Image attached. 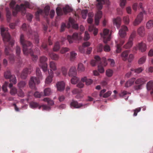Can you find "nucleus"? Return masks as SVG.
<instances>
[{"label":"nucleus","mask_w":153,"mask_h":153,"mask_svg":"<svg viewBox=\"0 0 153 153\" xmlns=\"http://www.w3.org/2000/svg\"><path fill=\"white\" fill-rule=\"evenodd\" d=\"M1 34L2 36L4 42L5 44V54L9 56L8 58L10 62L13 63L15 61L14 55L10 52L11 49L10 46L12 47L14 44V40L10 39V36L8 32V28L1 26Z\"/></svg>","instance_id":"1"},{"label":"nucleus","mask_w":153,"mask_h":153,"mask_svg":"<svg viewBox=\"0 0 153 153\" xmlns=\"http://www.w3.org/2000/svg\"><path fill=\"white\" fill-rule=\"evenodd\" d=\"M20 43L23 47V53L25 55H27L29 53L30 54L32 58V60L35 61L38 58L36 55L33 54V52L31 49L33 45L32 43L30 42L25 40L24 39V35L22 34L20 35Z\"/></svg>","instance_id":"2"},{"label":"nucleus","mask_w":153,"mask_h":153,"mask_svg":"<svg viewBox=\"0 0 153 153\" xmlns=\"http://www.w3.org/2000/svg\"><path fill=\"white\" fill-rule=\"evenodd\" d=\"M16 3V2L15 1H11L10 3V6L13 9V15L14 16H16L18 12L20 11L22 14H25L26 12V8H30V4L28 2H25L24 4H21L20 6L17 4L14 7Z\"/></svg>","instance_id":"3"},{"label":"nucleus","mask_w":153,"mask_h":153,"mask_svg":"<svg viewBox=\"0 0 153 153\" xmlns=\"http://www.w3.org/2000/svg\"><path fill=\"white\" fill-rule=\"evenodd\" d=\"M36 73L37 78L34 76L31 77L29 82L30 87L33 89H36L35 83L39 84L40 82L39 79H42V77L41 71L38 68H36Z\"/></svg>","instance_id":"4"},{"label":"nucleus","mask_w":153,"mask_h":153,"mask_svg":"<svg viewBox=\"0 0 153 153\" xmlns=\"http://www.w3.org/2000/svg\"><path fill=\"white\" fill-rule=\"evenodd\" d=\"M142 4L140 3L139 4V7L141 9L142 11L138 15L135 19L133 22V24L134 26H137L139 25L143 19V14L145 13V12L143 10L142 7Z\"/></svg>","instance_id":"5"},{"label":"nucleus","mask_w":153,"mask_h":153,"mask_svg":"<svg viewBox=\"0 0 153 153\" xmlns=\"http://www.w3.org/2000/svg\"><path fill=\"white\" fill-rule=\"evenodd\" d=\"M22 28L24 31L27 30V33L28 34L34 36L35 43L36 44L39 43V39L37 33L34 32L32 33V31L29 26H27L24 23L22 25Z\"/></svg>","instance_id":"6"},{"label":"nucleus","mask_w":153,"mask_h":153,"mask_svg":"<svg viewBox=\"0 0 153 153\" xmlns=\"http://www.w3.org/2000/svg\"><path fill=\"white\" fill-rule=\"evenodd\" d=\"M72 11L71 8L68 5H66L65 7H63L62 9L61 8L57 7L56 9V12L57 15L58 16L62 15L63 13L66 14Z\"/></svg>","instance_id":"7"},{"label":"nucleus","mask_w":153,"mask_h":153,"mask_svg":"<svg viewBox=\"0 0 153 153\" xmlns=\"http://www.w3.org/2000/svg\"><path fill=\"white\" fill-rule=\"evenodd\" d=\"M50 9V7L47 5L45 6L44 10L41 9L38 10L35 13V16L36 19L39 20V15H43L45 14L46 16H48Z\"/></svg>","instance_id":"8"},{"label":"nucleus","mask_w":153,"mask_h":153,"mask_svg":"<svg viewBox=\"0 0 153 153\" xmlns=\"http://www.w3.org/2000/svg\"><path fill=\"white\" fill-rule=\"evenodd\" d=\"M48 58L45 56H41L39 58V66L42 68L44 72L47 71V64L46 62Z\"/></svg>","instance_id":"9"},{"label":"nucleus","mask_w":153,"mask_h":153,"mask_svg":"<svg viewBox=\"0 0 153 153\" xmlns=\"http://www.w3.org/2000/svg\"><path fill=\"white\" fill-rule=\"evenodd\" d=\"M103 39V42L106 43L108 41L111 39V33H110L109 30L105 28L103 30V32L100 33Z\"/></svg>","instance_id":"10"},{"label":"nucleus","mask_w":153,"mask_h":153,"mask_svg":"<svg viewBox=\"0 0 153 153\" xmlns=\"http://www.w3.org/2000/svg\"><path fill=\"white\" fill-rule=\"evenodd\" d=\"M81 33H74L73 35L71 36L70 35H68L67 37V39L70 43H71L73 42L74 40H80L82 39V37L81 36Z\"/></svg>","instance_id":"11"},{"label":"nucleus","mask_w":153,"mask_h":153,"mask_svg":"<svg viewBox=\"0 0 153 153\" xmlns=\"http://www.w3.org/2000/svg\"><path fill=\"white\" fill-rule=\"evenodd\" d=\"M16 55L18 56V60H17V67L19 68L22 67V61L20 57V53H21V48L18 46H16Z\"/></svg>","instance_id":"12"},{"label":"nucleus","mask_w":153,"mask_h":153,"mask_svg":"<svg viewBox=\"0 0 153 153\" xmlns=\"http://www.w3.org/2000/svg\"><path fill=\"white\" fill-rule=\"evenodd\" d=\"M107 64L106 58L105 57L102 58V61L98 65V70L100 72L102 73L104 72L103 66H106Z\"/></svg>","instance_id":"13"},{"label":"nucleus","mask_w":153,"mask_h":153,"mask_svg":"<svg viewBox=\"0 0 153 153\" xmlns=\"http://www.w3.org/2000/svg\"><path fill=\"white\" fill-rule=\"evenodd\" d=\"M32 71V68L30 67L29 68H24L21 74V78L23 79H26L27 76V74H30Z\"/></svg>","instance_id":"14"},{"label":"nucleus","mask_w":153,"mask_h":153,"mask_svg":"<svg viewBox=\"0 0 153 153\" xmlns=\"http://www.w3.org/2000/svg\"><path fill=\"white\" fill-rule=\"evenodd\" d=\"M127 27L125 25L122 26L121 29L119 30V34L120 36L123 38L125 37L126 35V31L128 30Z\"/></svg>","instance_id":"15"},{"label":"nucleus","mask_w":153,"mask_h":153,"mask_svg":"<svg viewBox=\"0 0 153 153\" xmlns=\"http://www.w3.org/2000/svg\"><path fill=\"white\" fill-rule=\"evenodd\" d=\"M94 60H92L91 62V64L92 66H94L96 64L98 65L102 61V58L101 59L98 56H95Z\"/></svg>","instance_id":"16"},{"label":"nucleus","mask_w":153,"mask_h":153,"mask_svg":"<svg viewBox=\"0 0 153 153\" xmlns=\"http://www.w3.org/2000/svg\"><path fill=\"white\" fill-rule=\"evenodd\" d=\"M102 16V12L100 10H98L96 14L95 17V22L96 25H98L99 24L100 20Z\"/></svg>","instance_id":"17"},{"label":"nucleus","mask_w":153,"mask_h":153,"mask_svg":"<svg viewBox=\"0 0 153 153\" xmlns=\"http://www.w3.org/2000/svg\"><path fill=\"white\" fill-rule=\"evenodd\" d=\"M72 26V27L75 29H77L78 28V25L75 23V21L74 19L71 17L69 18V22L68 24V27H70L71 25Z\"/></svg>","instance_id":"18"},{"label":"nucleus","mask_w":153,"mask_h":153,"mask_svg":"<svg viewBox=\"0 0 153 153\" xmlns=\"http://www.w3.org/2000/svg\"><path fill=\"white\" fill-rule=\"evenodd\" d=\"M48 72L49 75L46 77L45 80V83L46 84H49L52 81V78L53 77V73L51 70H50V71L48 70Z\"/></svg>","instance_id":"19"},{"label":"nucleus","mask_w":153,"mask_h":153,"mask_svg":"<svg viewBox=\"0 0 153 153\" xmlns=\"http://www.w3.org/2000/svg\"><path fill=\"white\" fill-rule=\"evenodd\" d=\"M137 48L141 51V52H143L146 50V45L145 43L142 42L138 44L137 46Z\"/></svg>","instance_id":"20"},{"label":"nucleus","mask_w":153,"mask_h":153,"mask_svg":"<svg viewBox=\"0 0 153 153\" xmlns=\"http://www.w3.org/2000/svg\"><path fill=\"white\" fill-rule=\"evenodd\" d=\"M56 85L58 90L62 91L64 90L65 88V83L63 81L58 82Z\"/></svg>","instance_id":"21"},{"label":"nucleus","mask_w":153,"mask_h":153,"mask_svg":"<svg viewBox=\"0 0 153 153\" xmlns=\"http://www.w3.org/2000/svg\"><path fill=\"white\" fill-rule=\"evenodd\" d=\"M77 72L76 68L74 66L71 67L70 69L68 75L72 77L76 76V75Z\"/></svg>","instance_id":"22"},{"label":"nucleus","mask_w":153,"mask_h":153,"mask_svg":"<svg viewBox=\"0 0 153 153\" xmlns=\"http://www.w3.org/2000/svg\"><path fill=\"white\" fill-rule=\"evenodd\" d=\"M114 25H115L118 29L120 27L121 22V19L119 17L114 19L113 20Z\"/></svg>","instance_id":"23"},{"label":"nucleus","mask_w":153,"mask_h":153,"mask_svg":"<svg viewBox=\"0 0 153 153\" xmlns=\"http://www.w3.org/2000/svg\"><path fill=\"white\" fill-rule=\"evenodd\" d=\"M137 31L139 35L141 37H143L145 34L144 27L143 26L140 27L138 28Z\"/></svg>","instance_id":"24"},{"label":"nucleus","mask_w":153,"mask_h":153,"mask_svg":"<svg viewBox=\"0 0 153 153\" xmlns=\"http://www.w3.org/2000/svg\"><path fill=\"white\" fill-rule=\"evenodd\" d=\"M124 40L123 39H121L120 42V43L117 44L116 45L117 49L115 51V53H120L121 51V46L124 44Z\"/></svg>","instance_id":"25"},{"label":"nucleus","mask_w":153,"mask_h":153,"mask_svg":"<svg viewBox=\"0 0 153 153\" xmlns=\"http://www.w3.org/2000/svg\"><path fill=\"white\" fill-rule=\"evenodd\" d=\"M97 3L96 4V6L97 8L100 10L102 9V5L105 3L104 0H96Z\"/></svg>","instance_id":"26"},{"label":"nucleus","mask_w":153,"mask_h":153,"mask_svg":"<svg viewBox=\"0 0 153 153\" xmlns=\"http://www.w3.org/2000/svg\"><path fill=\"white\" fill-rule=\"evenodd\" d=\"M71 106H73L75 108H78L82 106V105L78 103L76 101L73 100L70 104Z\"/></svg>","instance_id":"27"},{"label":"nucleus","mask_w":153,"mask_h":153,"mask_svg":"<svg viewBox=\"0 0 153 153\" xmlns=\"http://www.w3.org/2000/svg\"><path fill=\"white\" fill-rule=\"evenodd\" d=\"M81 82H85L86 84L87 85H89L91 84L93 82L92 79H87L86 76L82 78L81 79Z\"/></svg>","instance_id":"28"},{"label":"nucleus","mask_w":153,"mask_h":153,"mask_svg":"<svg viewBox=\"0 0 153 153\" xmlns=\"http://www.w3.org/2000/svg\"><path fill=\"white\" fill-rule=\"evenodd\" d=\"M89 31H93L94 35H96L98 33V29L95 27L93 25H90L89 26Z\"/></svg>","instance_id":"29"},{"label":"nucleus","mask_w":153,"mask_h":153,"mask_svg":"<svg viewBox=\"0 0 153 153\" xmlns=\"http://www.w3.org/2000/svg\"><path fill=\"white\" fill-rule=\"evenodd\" d=\"M129 53V51L128 50L125 51L122 53L121 57L123 60L125 61L127 59Z\"/></svg>","instance_id":"30"},{"label":"nucleus","mask_w":153,"mask_h":153,"mask_svg":"<svg viewBox=\"0 0 153 153\" xmlns=\"http://www.w3.org/2000/svg\"><path fill=\"white\" fill-rule=\"evenodd\" d=\"M48 55L53 60H57L59 58V56L53 53H49Z\"/></svg>","instance_id":"31"},{"label":"nucleus","mask_w":153,"mask_h":153,"mask_svg":"<svg viewBox=\"0 0 153 153\" xmlns=\"http://www.w3.org/2000/svg\"><path fill=\"white\" fill-rule=\"evenodd\" d=\"M135 78H132L127 81L125 84V87H128L133 85L135 81Z\"/></svg>","instance_id":"32"},{"label":"nucleus","mask_w":153,"mask_h":153,"mask_svg":"<svg viewBox=\"0 0 153 153\" xmlns=\"http://www.w3.org/2000/svg\"><path fill=\"white\" fill-rule=\"evenodd\" d=\"M146 82V80L144 78H140L137 79L135 82V83L137 84L141 85L142 86Z\"/></svg>","instance_id":"33"},{"label":"nucleus","mask_w":153,"mask_h":153,"mask_svg":"<svg viewBox=\"0 0 153 153\" xmlns=\"http://www.w3.org/2000/svg\"><path fill=\"white\" fill-rule=\"evenodd\" d=\"M50 68L51 69V70L55 71L56 69V63L53 61H51L50 62L49 64Z\"/></svg>","instance_id":"34"},{"label":"nucleus","mask_w":153,"mask_h":153,"mask_svg":"<svg viewBox=\"0 0 153 153\" xmlns=\"http://www.w3.org/2000/svg\"><path fill=\"white\" fill-rule=\"evenodd\" d=\"M12 75L11 74L10 71L9 69H7L4 72V77L6 79H10L11 78Z\"/></svg>","instance_id":"35"},{"label":"nucleus","mask_w":153,"mask_h":153,"mask_svg":"<svg viewBox=\"0 0 153 153\" xmlns=\"http://www.w3.org/2000/svg\"><path fill=\"white\" fill-rule=\"evenodd\" d=\"M60 48V45L59 42H56L54 45L53 50L54 51H59Z\"/></svg>","instance_id":"36"},{"label":"nucleus","mask_w":153,"mask_h":153,"mask_svg":"<svg viewBox=\"0 0 153 153\" xmlns=\"http://www.w3.org/2000/svg\"><path fill=\"white\" fill-rule=\"evenodd\" d=\"M147 88L148 90L153 89V80L149 81L146 85Z\"/></svg>","instance_id":"37"},{"label":"nucleus","mask_w":153,"mask_h":153,"mask_svg":"<svg viewBox=\"0 0 153 153\" xmlns=\"http://www.w3.org/2000/svg\"><path fill=\"white\" fill-rule=\"evenodd\" d=\"M77 54L74 51H72L70 52V60L71 61H74L75 59Z\"/></svg>","instance_id":"38"},{"label":"nucleus","mask_w":153,"mask_h":153,"mask_svg":"<svg viewBox=\"0 0 153 153\" xmlns=\"http://www.w3.org/2000/svg\"><path fill=\"white\" fill-rule=\"evenodd\" d=\"M143 70V69L142 67L139 68H137L134 69V68H131V71H134L135 73H139L142 72Z\"/></svg>","instance_id":"39"},{"label":"nucleus","mask_w":153,"mask_h":153,"mask_svg":"<svg viewBox=\"0 0 153 153\" xmlns=\"http://www.w3.org/2000/svg\"><path fill=\"white\" fill-rule=\"evenodd\" d=\"M78 71L80 72H82L85 70V67L82 63H79L78 67Z\"/></svg>","instance_id":"40"},{"label":"nucleus","mask_w":153,"mask_h":153,"mask_svg":"<svg viewBox=\"0 0 153 153\" xmlns=\"http://www.w3.org/2000/svg\"><path fill=\"white\" fill-rule=\"evenodd\" d=\"M132 41L129 39L128 42L124 46V48H129L132 45Z\"/></svg>","instance_id":"41"},{"label":"nucleus","mask_w":153,"mask_h":153,"mask_svg":"<svg viewBox=\"0 0 153 153\" xmlns=\"http://www.w3.org/2000/svg\"><path fill=\"white\" fill-rule=\"evenodd\" d=\"M43 100L44 101L47 102L48 105H52L54 104L53 101L48 97L44 98Z\"/></svg>","instance_id":"42"},{"label":"nucleus","mask_w":153,"mask_h":153,"mask_svg":"<svg viewBox=\"0 0 153 153\" xmlns=\"http://www.w3.org/2000/svg\"><path fill=\"white\" fill-rule=\"evenodd\" d=\"M26 83L25 81H20L17 84L18 87L20 88H24L25 85Z\"/></svg>","instance_id":"43"},{"label":"nucleus","mask_w":153,"mask_h":153,"mask_svg":"<svg viewBox=\"0 0 153 153\" xmlns=\"http://www.w3.org/2000/svg\"><path fill=\"white\" fill-rule=\"evenodd\" d=\"M73 77L71 79V82L72 84H75L79 80V79L75 76Z\"/></svg>","instance_id":"44"},{"label":"nucleus","mask_w":153,"mask_h":153,"mask_svg":"<svg viewBox=\"0 0 153 153\" xmlns=\"http://www.w3.org/2000/svg\"><path fill=\"white\" fill-rule=\"evenodd\" d=\"M153 27V20H150L146 23V27L150 29Z\"/></svg>","instance_id":"45"},{"label":"nucleus","mask_w":153,"mask_h":153,"mask_svg":"<svg viewBox=\"0 0 153 153\" xmlns=\"http://www.w3.org/2000/svg\"><path fill=\"white\" fill-rule=\"evenodd\" d=\"M30 105L33 108L39 106L38 103L33 102H31L30 103Z\"/></svg>","instance_id":"46"},{"label":"nucleus","mask_w":153,"mask_h":153,"mask_svg":"<svg viewBox=\"0 0 153 153\" xmlns=\"http://www.w3.org/2000/svg\"><path fill=\"white\" fill-rule=\"evenodd\" d=\"M51 93V90L49 88H46L44 90V94L45 96H49L50 94Z\"/></svg>","instance_id":"47"},{"label":"nucleus","mask_w":153,"mask_h":153,"mask_svg":"<svg viewBox=\"0 0 153 153\" xmlns=\"http://www.w3.org/2000/svg\"><path fill=\"white\" fill-rule=\"evenodd\" d=\"M146 59V57L144 56L140 58L138 61L139 64H142L145 62Z\"/></svg>","instance_id":"48"},{"label":"nucleus","mask_w":153,"mask_h":153,"mask_svg":"<svg viewBox=\"0 0 153 153\" xmlns=\"http://www.w3.org/2000/svg\"><path fill=\"white\" fill-rule=\"evenodd\" d=\"M10 81L11 82H12L14 84H16L17 82L16 78L15 75H13L10 78Z\"/></svg>","instance_id":"49"},{"label":"nucleus","mask_w":153,"mask_h":153,"mask_svg":"<svg viewBox=\"0 0 153 153\" xmlns=\"http://www.w3.org/2000/svg\"><path fill=\"white\" fill-rule=\"evenodd\" d=\"M41 107H42L43 110H49L50 109V107L46 105H43L39 106L38 107L39 109H40Z\"/></svg>","instance_id":"50"},{"label":"nucleus","mask_w":153,"mask_h":153,"mask_svg":"<svg viewBox=\"0 0 153 153\" xmlns=\"http://www.w3.org/2000/svg\"><path fill=\"white\" fill-rule=\"evenodd\" d=\"M69 48H68L62 47L60 51V52L62 54H63L69 51Z\"/></svg>","instance_id":"51"},{"label":"nucleus","mask_w":153,"mask_h":153,"mask_svg":"<svg viewBox=\"0 0 153 153\" xmlns=\"http://www.w3.org/2000/svg\"><path fill=\"white\" fill-rule=\"evenodd\" d=\"M88 11L87 10H84L82 11V18L83 19H85L86 17Z\"/></svg>","instance_id":"52"},{"label":"nucleus","mask_w":153,"mask_h":153,"mask_svg":"<svg viewBox=\"0 0 153 153\" xmlns=\"http://www.w3.org/2000/svg\"><path fill=\"white\" fill-rule=\"evenodd\" d=\"M136 35V32L133 31L131 33L129 39L133 41V39L135 37Z\"/></svg>","instance_id":"53"},{"label":"nucleus","mask_w":153,"mask_h":153,"mask_svg":"<svg viewBox=\"0 0 153 153\" xmlns=\"http://www.w3.org/2000/svg\"><path fill=\"white\" fill-rule=\"evenodd\" d=\"M141 110L140 108H136L135 109L133 110L134 111V113L133 114L134 116H136L137 115V114L138 112L140 111Z\"/></svg>","instance_id":"54"},{"label":"nucleus","mask_w":153,"mask_h":153,"mask_svg":"<svg viewBox=\"0 0 153 153\" xmlns=\"http://www.w3.org/2000/svg\"><path fill=\"white\" fill-rule=\"evenodd\" d=\"M106 74L108 76H111L112 75L113 71L111 69H108L106 71Z\"/></svg>","instance_id":"55"},{"label":"nucleus","mask_w":153,"mask_h":153,"mask_svg":"<svg viewBox=\"0 0 153 153\" xmlns=\"http://www.w3.org/2000/svg\"><path fill=\"white\" fill-rule=\"evenodd\" d=\"M131 93L127 92L126 91H122L121 93L119 94V96L120 97H123L127 94H130Z\"/></svg>","instance_id":"56"},{"label":"nucleus","mask_w":153,"mask_h":153,"mask_svg":"<svg viewBox=\"0 0 153 153\" xmlns=\"http://www.w3.org/2000/svg\"><path fill=\"white\" fill-rule=\"evenodd\" d=\"M17 93V89L13 87L10 90V93L12 95H14Z\"/></svg>","instance_id":"57"},{"label":"nucleus","mask_w":153,"mask_h":153,"mask_svg":"<svg viewBox=\"0 0 153 153\" xmlns=\"http://www.w3.org/2000/svg\"><path fill=\"white\" fill-rule=\"evenodd\" d=\"M6 11H7V17L8 19H10V16H11V12L9 10L8 8H6Z\"/></svg>","instance_id":"58"},{"label":"nucleus","mask_w":153,"mask_h":153,"mask_svg":"<svg viewBox=\"0 0 153 153\" xmlns=\"http://www.w3.org/2000/svg\"><path fill=\"white\" fill-rule=\"evenodd\" d=\"M61 71L64 75L65 76L67 74V69L66 68L64 67H62L61 68Z\"/></svg>","instance_id":"59"},{"label":"nucleus","mask_w":153,"mask_h":153,"mask_svg":"<svg viewBox=\"0 0 153 153\" xmlns=\"http://www.w3.org/2000/svg\"><path fill=\"white\" fill-rule=\"evenodd\" d=\"M85 47H84L82 45V46H79V49L80 52L83 53H85V51L84 48Z\"/></svg>","instance_id":"60"},{"label":"nucleus","mask_w":153,"mask_h":153,"mask_svg":"<svg viewBox=\"0 0 153 153\" xmlns=\"http://www.w3.org/2000/svg\"><path fill=\"white\" fill-rule=\"evenodd\" d=\"M90 38L89 34L88 31H85V36L84 39L85 40H87Z\"/></svg>","instance_id":"61"},{"label":"nucleus","mask_w":153,"mask_h":153,"mask_svg":"<svg viewBox=\"0 0 153 153\" xmlns=\"http://www.w3.org/2000/svg\"><path fill=\"white\" fill-rule=\"evenodd\" d=\"M8 85V83L5 82L2 86V88L3 91L5 92L7 91V85Z\"/></svg>","instance_id":"62"},{"label":"nucleus","mask_w":153,"mask_h":153,"mask_svg":"<svg viewBox=\"0 0 153 153\" xmlns=\"http://www.w3.org/2000/svg\"><path fill=\"white\" fill-rule=\"evenodd\" d=\"M123 20L125 24L127 25L128 24L129 22V20L128 16L124 17L123 18Z\"/></svg>","instance_id":"63"},{"label":"nucleus","mask_w":153,"mask_h":153,"mask_svg":"<svg viewBox=\"0 0 153 153\" xmlns=\"http://www.w3.org/2000/svg\"><path fill=\"white\" fill-rule=\"evenodd\" d=\"M111 91H108L103 94V97L104 98L107 97L111 95Z\"/></svg>","instance_id":"64"}]
</instances>
